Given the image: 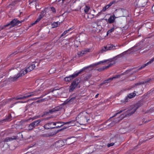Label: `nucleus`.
Listing matches in <instances>:
<instances>
[{
  "instance_id": "nucleus-1",
  "label": "nucleus",
  "mask_w": 154,
  "mask_h": 154,
  "mask_svg": "<svg viewBox=\"0 0 154 154\" xmlns=\"http://www.w3.org/2000/svg\"><path fill=\"white\" fill-rule=\"evenodd\" d=\"M35 65L38 66V64L35 63L31 64L27 67L25 69L20 71L15 76L13 77H11L10 80L13 81L16 80L18 78L23 76L27 72H30L35 67Z\"/></svg>"
},
{
  "instance_id": "nucleus-2",
  "label": "nucleus",
  "mask_w": 154,
  "mask_h": 154,
  "mask_svg": "<svg viewBox=\"0 0 154 154\" xmlns=\"http://www.w3.org/2000/svg\"><path fill=\"white\" fill-rule=\"evenodd\" d=\"M141 106L140 103H137L134 106H132L131 108L125 111L124 113L121 115V116L118 118L120 119V120L122 119L125 117H128L131 116L134 114L137 109Z\"/></svg>"
},
{
  "instance_id": "nucleus-3",
  "label": "nucleus",
  "mask_w": 154,
  "mask_h": 154,
  "mask_svg": "<svg viewBox=\"0 0 154 154\" xmlns=\"http://www.w3.org/2000/svg\"><path fill=\"white\" fill-rule=\"evenodd\" d=\"M110 62L111 63L109 64V65L106 66H103L102 68H100L97 69V70L100 72H101L104 70L105 69H107L109 67L111 66L113 64H115L116 63L115 61L113 60V59H110L108 60H105L103 61H100L99 62H97V63H95L92 65H91L89 66H88V68L90 67H94L96 66L97 65L100 64L101 63H103L106 62Z\"/></svg>"
},
{
  "instance_id": "nucleus-4",
  "label": "nucleus",
  "mask_w": 154,
  "mask_h": 154,
  "mask_svg": "<svg viewBox=\"0 0 154 154\" xmlns=\"http://www.w3.org/2000/svg\"><path fill=\"white\" fill-rule=\"evenodd\" d=\"M88 114L86 112H80L78 116L76 117V119L79 122L80 125H83V123H85L88 122L89 120L87 118Z\"/></svg>"
},
{
  "instance_id": "nucleus-5",
  "label": "nucleus",
  "mask_w": 154,
  "mask_h": 154,
  "mask_svg": "<svg viewBox=\"0 0 154 154\" xmlns=\"http://www.w3.org/2000/svg\"><path fill=\"white\" fill-rule=\"evenodd\" d=\"M40 93V90H38L26 94H25V95L23 97L17 96L15 97V98L16 100H25L26 98H28L30 97L37 95Z\"/></svg>"
},
{
  "instance_id": "nucleus-6",
  "label": "nucleus",
  "mask_w": 154,
  "mask_h": 154,
  "mask_svg": "<svg viewBox=\"0 0 154 154\" xmlns=\"http://www.w3.org/2000/svg\"><path fill=\"white\" fill-rule=\"evenodd\" d=\"M24 20H23L21 21H19L17 19H14L12 20L11 21L10 23L5 25L2 28V29L5 27L8 26H9V28H11L21 23Z\"/></svg>"
},
{
  "instance_id": "nucleus-7",
  "label": "nucleus",
  "mask_w": 154,
  "mask_h": 154,
  "mask_svg": "<svg viewBox=\"0 0 154 154\" xmlns=\"http://www.w3.org/2000/svg\"><path fill=\"white\" fill-rule=\"evenodd\" d=\"M80 82V80L78 78H77L74 80L71 83L69 87V91L70 92H72L76 88H79L80 85L79 84Z\"/></svg>"
},
{
  "instance_id": "nucleus-8",
  "label": "nucleus",
  "mask_w": 154,
  "mask_h": 154,
  "mask_svg": "<svg viewBox=\"0 0 154 154\" xmlns=\"http://www.w3.org/2000/svg\"><path fill=\"white\" fill-rule=\"evenodd\" d=\"M41 121V120L38 119L30 123L29 125V131L32 130L35 127L38 126Z\"/></svg>"
},
{
  "instance_id": "nucleus-9",
  "label": "nucleus",
  "mask_w": 154,
  "mask_h": 154,
  "mask_svg": "<svg viewBox=\"0 0 154 154\" xmlns=\"http://www.w3.org/2000/svg\"><path fill=\"white\" fill-rule=\"evenodd\" d=\"M51 125L52 123L51 122H49L45 125L44 127L45 129H49L60 128L63 126V125H57L56 126L53 127L51 126Z\"/></svg>"
},
{
  "instance_id": "nucleus-10",
  "label": "nucleus",
  "mask_w": 154,
  "mask_h": 154,
  "mask_svg": "<svg viewBox=\"0 0 154 154\" xmlns=\"http://www.w3.org/2000/svg\"><path fill=\"white\" fill-rule=\"evenodd\" d=\"M75 97H72L70 99L68 98L63 103V104H68L70 105L73 104L75 102Z\"/></svg>"
},
{
  "instance_id": "nucleus-11",
  "label": "nucleus",
  "mask_w": 154,
  "mask_h": 154,
  "mask_svg": "<svg viewBox=\"0 0 154 154\" xmlns=\"http://www.w3.org/2000/svg\"><path fill=\"white\" fill-rule=\"evenodd\" d=\"M88 68V67H85L82 69H81L79 71V72H77V71L74 73L73 74L71 75L72 77V79H73L74 78L77 77L78 75L81 73L83 71L85 70V69Z\"/></svg>"
},
{
  "instance_id": "nucleus-12",
  "label": "nucleus",
  "mask_w": 154,
  "mask_h": 154,
  "mask_svg": "<svg viewBox=\"0 0 154 154\" xmlns=\"http://www.w3.org/2000/svg\"><path fill=\"white\" fill-rule=\"evenodd\" d=\"M45 13V12L44 11H42L41 12L40 15L38 16V18H37L33 23H32L31 25L33 26L38 22L44 16Z\"/></svg>"
},
{
  "instance_id": "nucleus-13",
  "label": "nucleus",
  "mask_w": 154,
  "mask_h": 154,
  "mask_svg": "<svg viewBox=\"0 0 154 154\" xmlns=\"http://www.w3.org/2000/svg\"><path fill=\"white\" fill-rule=\"evenodd\" d=\"M119 75H115L112 77L110 78L109 79H108L107 80H106L103 81V82L100 84V85L101 86L106 83H109L112 80L114 79L117 78L119 77Z\"/></svg>"
},
{
  "instance_id": "nucleus-14",
  "label": "nucleus",
  "mask_w": 154,
  "mask_h": 154,
  "mask_svg": "<svg viewBox=\"0 0 154 154\" xmlns=\"http://www.w3.org/2000/svg\"><path fill=\"white\" fill-rule=\"evenodd\" d=\"M134 92H135V91H134V92L129 94L127 97H126L125 100L124 102H127L128 101V98L131 99L134 97L136 95Z\"/></svg>"
},
{
  "instance_id": "nucleus-15",
  "label": "nucleus",
  "mask_w": 154,
  "mask_h": 154,
  "mask_svg": "<svg viewBox=\"0 0 154 154\" xmlns=\"http://www.w3.org/2000/svg\"><path fill=\"white\" fill-rule=\"evenodd\" d=\"M17 139V137L15 136H13L12 137H8L4 139V142H8L12 141L14 140H15Z\"/></svg>"
},
{
  "instance_id": "nucleus-16",
  "label": "nucleus",
  "mask_w": 154,
  "mask_h": 154,
  "mask_svg": "<svg viewBox=\"0 0 154 154\" xmlns=\"http://www.w3.org/2000/svg\"><path fill=\"white\" fill-rule=\"evenodd\" d=\"M115 17V16L114 15H113L111 16L108 20V21L107 22L109 23H113L114 22L115 19L116 18V17Z\"/></svg>"
},
{
  "instance_id": "nucleus-17",
  "label": "nucleus",
  "mask_w": 154,
  "mask_h": 154,
  "mask_svg": "<svg viewBox=\"0 0 154 154\" xmlns=\"http://www.w3.org/2000/svg\"><path fill=\"white\" fill-rule=\"evenodd\" d=\"M64 142L62 140H59L55 143L56 145L58 147H61L64 145Z\"/></svg>"
},
{
  "instance_id": "nucleus-18",
  "label": "nucleus",
  "mask_w": 154,
  "mask_h": 154,
  "mask_svg": "<svg viewBox=\"0 0 154 154\" xmlns=\"http://www.w3.org/2000/svg\"><path fill=\"white\" fill-rule=\"evenodd\" d=\"M86 16L85 15V18L87 19H91L95 17V15L94 14H92L91 13H88Z\"/></svg>"
},
{
  "instance_id": "nucleus-19",
  "label": "nucleus",
  "mask_w": 154,
  "mask_h": 154,
  "mask_svg": "<svg viewBox=\"0 0 154 154\" xmlns=\"http://www.w3.org/2000/svg\"><path fill=\"white\" fill-rule=\"evenodd\" d=\"M106 47L107 51L116 49L115 47L112 44L108 45Z\"/></svg>"
},
{
  "instance_id": "nucleus-20",
  "label": "nucleus",
  "mask_w": 154,
  "mask_h": 154,
  "mask_svg": "<svg viewBox=\"0 0 154 154\" xmlns=\"http://www.w3.org/2000/svg\"><path fill=\"white\" fill-rule=\"evenodd\" d=\"M75 121V120H72L69 121L68 122H63V124H62L63 125V126L64 125L66 124H70V126H74L75 125V124L74 123V122Z\"/></svg>"
},
{
  "instance_id": "nucleus-21",
  "label": "nucleus",
  "mask_w": 154,
  "mask_h": 154,
  "mask_svg": "<svg viewBox=\"0 0 154 154\" xmlns=\"http://www.w3.org/2000/svg\"><path fill=\"white\" fill-rule=\"evenodd\" d=\"M88 52H89L88 49L82 51L78 53V55L80 56H82L83 54H86Z\"/></svg>"
},
{
  "instance_id": "nucleus-22",
  "label": "nucleus",
  "mask_w": 154,
  "mask_h": 154,
  "mask_svg": "<svg viewBox=\"0 0 154 154\" xmlns=\"http://www.w3.org/2000/svg\"><path fill=\"white\" fill-rule=\"evenodd\" d=\"M58 110L56 108H54L51 110H49L48 111H47L46 112V114H52L53 112L57 111Z\"/></svg>"
},
{
  "instance_id": "nucleus-23",
  "label": "nucleus",
  "mask_w": 154,
  "mask_h": 154,
  "mask_svg": "<svg viewBox=\"0 0 154 154\" xmlns=\"http://www.w3.org/2000/svg\"><path fill=\"white\" fill-rule=\"evenodd\" d=\"M153 61H154V58L152 59H151L150 61L147 62V63H146L145 64L142 65L141 67H140L139 69H141L144 67H145L148 64L151 63Z\"/></svg>"
},
{
  "instance_id": "nucleus-24",
  "label": "nucleus",
  "mask_w": 154,
  "mask_h": 154,
  "mask_svg": "<svg viewBox=\"0 0 154 154\" xmlns=\"http://www.w3.org/2000/svg\"><path fill=\"white\" fill-rule=\"evenodd\" d=\"M60 22L58 21L57 22H56L53 23L52 24V27L53 28H54L57 27L58 26H59L60 25Z\"/></svg>"
},
{
  "instance_id": "nucleus-25",
  "label": "nucleus",
  "mask_w": 154,
  "mask_h": 154,
  "mask_svg": "<svg viewBox=\"0 0 154 154\" xmlns=\"http://www.w3.org/2000/svg\"><path fill=\"white\" fill-rule=\"evenodd\" d=\"M92 26L94 28H96L97 29H98V28L100 26L97 24L96 22H93L91 23Z\"/></svg>"
},
{
  "instance_id": "nucleus-26",
  "label": "nucleus",
  "mask_w": 154,
  "mask_h": 154,
  "mask_svg": "<svg viewBox=\"0 0 154 154\" xmlns=\"http://www.w3.org/2000/svg\"><path fill=\"white\" fill-rule=\"evenodd\" d=\"M117 28L114 25H113V27L111 28L110 29H109L108 31L107 32V34L108 35L111 32H112L114 31L115 29H116Z\"/></svg>"
},
{
  "instance_id": "nucleus-27",
  "label": "nucleus",
  "mask_w": 154,
  "mask_h": 154,
  "mask_svg": "<svg viewBox=\"0 0 154 154\" xmlns=\"http://www.w3.org/2000/svg\"><path fill=\"white\" fill-rule=\"evenodd\" d=\"M90 9V7L89 6H85L84 8V11L86 14H87Z\"/></svg>"
},
{
  "instance_id": "nucleus-28",
  "label": "nucleus",
  "mask_w": 154,
  "mask_h": 154,
  "mask_svg": "<svg viewBox=\"0 0 154 154\" xmlns=\"http://www.w3.org/2000/svg\"><path fill=\"white\" fill-rule=\"evenodd\" d=\"M11 114H9L8 116L4 119L6 121H10L11 120Z\"/></svg>"
},
{
  "instance_id": "nucleus-29",
  "label": "nucleus",
  "mask_w": 154,
  "mask_h": 154,
  "mask_svg": "<svg viewBox=\"0 0 154 154\" xmlns=\"http://www.w3.org/2000/svg\"><path fill=\"white\" fill-rule=\"evenodd\" d=\"M106 51H107V50L106 48V47L104 46L102 48L99 53H103Z\"/></svg>"
},
{
  "instance_id": "nucleus-30",
  "label": "nucleus",
  "mask_w": 154,
  "mask_h": 154,
  "mask_svg": "<svg viewBox=\"0 0 154 154\" xmlns=\"http://www.w3.org/2000/svg\"><path fill=\"white\" fill-rule=\"evenodd\" d=\"M52 123V125H55L57 126V124H63V122H51Z\"/></svg>"
},
{
  "instance_id": "nucleus-31",
  "label": "nucleus",
  "mask_w": 154,
  "mask_h": 154,
  "mask_svg": "<svg viewBox=\"0 0 154 154\" xmlns=\"http://www.w3.org/2000/svg\"><path fill=\"white\" fill-rule=\"evenodd\" d=\"M69 32V30H66L61 35L60 38H61L63 36L65 35Z\"/></svg>"
},
{
  "instance_id": "nucleus-32",
  "label": "nucleus",
  "mask_w": 154,
  "mask_h": 154,
  "mask_svg": "<svg viewBox=\"0 0 154 154\" xmlns=\"http://www.w3.org/2000/svg\"><path fill=\"white\" fill-rule=\"evenodd\" d=\"M142 84H143V83L142 82L136 83L133 86V88H135L137 86L140 85Z\"/></svg>"
},
{
  "instance_id": "nucleus-33",
  "label": "nucleus",
  "mask_w": 154,
  "mask_h": 154,
  "mask_svg": "<svg viewBox=\"0 0 154 154\" xmlns=\"http://www.w3.org/2000/svg\"><path fill=\"white\" fill-rule=\"evenodd\" d=\"M116 3V1H113L110 2V3L107 5L109 8L110 6H112L113 4L114 3Z\"/></svg>"
},
{
  "instance_id": "nucleus-34",
  "label": "nucleus",
  "mask_w": 154,
  "mask_h": 154,
  "mask_svg": "<svg viewBox=\"0 0 154 154\" xmlns=\"http://www.w3.org/2000/svg\"><path fill=\"white\" fill-rule=\"evenodd\" d=\"M109 8V7L107 5H106V6H105L103 8L102 10L101 11V12H105L106 11V9H108Z\"/></svg>"
},
{
  "instance_id": "nucleus-35",
  "label": "nucleus",
  "mask_w": 154,
  "mask_h": 154,
  "mask_svg": "<svg viewBox=\"0 0 154 154\" xmlns=\"http://www.w3.org/2000/svg\"><path fill=\"white\" fill-rule=\"evenodd\" d=\"M127 51H125L124 52L120 54H119V55H117L116 57L118 58H119L121 57L124 54V53H126V52H127Z\"/></svg>"
},
{
  "instance_id": "nucleus-36",
  "label": "nucleus",
  "mask_w": 154,
  "mask_h": 154,
  "mask_svg": "<svg viewBox=\"0 0 154 154\" xmlns=\"http://www.w3.org/2000/svg\"><path fill=\"white\" fill-rule=\"evenodd\" d=\"M125 110V109L122 110H120L119 112H118L117 113H116L115 114L114 116H112V117H113L116 116L117 114H119V113H120L123 112H124ZM111 118H112V117Z\"/></svg>"
},
{
  "instance_id": "nucleus-37",
  "label": "nucleus",
  "mask_w": 154,
  "mask_h": 154,
  "mask_svg": "<svg viewBox=\"0 0 154 154\" xmlns=\"http://www.w3.org/2000/svg\"><path fill=\"white\" fill-rule=\"evenodd\" d=\"M19 52V51H15L14 52H13L12 54H11L10 55V56L12 57V56H14V55H15V54H17Z\"/></svg>"
},
{
  "instance_id": "nucleus-38",
  "label": "nucleus",
  "mask_w": 154,
  "mask_h": 154,
  "mask_svg": "<svg viewBox=\"0 0 154 154\" xmlns=\"http://www.w3.org/2000/svg\"><path fill=\"white\" fill-rule=\"evenodd\" d=\"M115 143V142H112V143H108L107 145V146L108 147H110V146H113L114 145V144Z\"/></svg>"
},
{
  "instance_id": "nucleus-39",
  "label": "nucleus",
  "mask_w": 154,
  "mask_h": 154,
  "mask_svg": "<svg viewBox=\"0 0 154 154\" xmlns=\"http://www.w3.org/2000/svg\"><path fill=\"white\" fill-rule=\"evenodd\" d=\"M64 80L66 82H69L70 81V79L69 78V77L68 76L64 78Z\"/></svg>"
},
{
  "instance_id": "nucleus-40",
  "label": "nucleus",
  "mask_w": 154,
  "mask_h": 154,
  "mask_svg": "<svg viewBox=\"0 0 154 154\" xmlns=\"http://www.w3.org/2000/svg\"><path fill=\"white\" fill-rule=\"evenodd\" d=\"M51 10L52 11L53 13H55L56 12V10L55 8L53 7H51L50 8Z\"/></svg>"
},
{
  "instance_id": "nucleus-41",
  "label": "nucleus",
  "mask_w": 154,
  "mask_h": 154,
  "mask_svg": "<svg viewBox=\"0 0 154 154\" xmlns=\"http://www.w3.org/2000/svg\"><path fill=\"white\" fill-rule=\"evenodd\" d=\"M150 79L149 80L148 79L145 80L144 81L142 82L143 83V84L145 83L148 82Z\"/></svg>"
},
{
  "instance_id": "nucleus-42",
  "label": "nucleus",
  "mask_w": 154,
  "mask_h": 154,
  "mask_svg": "<svg viewBox=\"0 0 154 154\" xmlns=\"http://www.w3.org/2000/svg\"><path fill=\"white\" fill-rule=\"evenodd\" d=\"M137 47V45H135L134 47L131 48V49H129V50H134V48H135V47Z\"/></svg>"
},
{
  "instance_id": "nucleus-43",
  "label": "nucleus",
  "mask_w": 154,
  "mask_h": 154,
  "mask_svg": "<svg viewBox=\"0 0 154 154\" xmlns=\"http://www.w3.org/2000/svg\"><path fill=\"white\" fill-rule=\"evenodd\" d=\"M29 107L30 106L29 105L26 106L25 107L26 110H27V109L29 108Z\"/></svg>"
},
{
  "instance_id": "nucleus-44",
  "label": "nucleus",
  "mask_w": 154,
  "mask_h": 154,
  "mask_svg": "<svg viewBox=\"0 0 154 154\" xmlns=\"http://www.w3.org/2000/svg\"><path fill=\"white\" fill-rule=\"evenodd\" d=\"M69 78L70 79V81L73 79H72V77L71 75H69Z\"/></svg>"
},
{
  "instance_id": "nucleus-45",
  "label": "nucleus",
  "mask_w": 154,
  "mask_h": 154,
  "mask_svg": "<svg viewBox=\"0 0 154 154\" xmlns=\"http://www.w3.org/2000/svg\"><path fill=\"white\" fill-rule=\"evenodd\" d=\"M91 77V75H89L86 76V77L85 78H85H86L87 79L88 78L89 79Z\"/></svg>"
},
{
  "instance_id": "nucleus-46",
  "label": "nucleus",
  "mask_w": 154,
  "mask_h": 154,
  "mask_svg": "<svg viewBox=\"0 0 154 154\" xmlns=\"http://www.w3.org/2000/svg\"><path fill=\"white\" fill-rule=\"evenodd\" d=\"M140 48H139V47H138L136 49V50L135 51H137V50H140Z\"/></svg>"
},
{
  "instance_id": "nucleus-47",
  "label": "nucleus",
  "mask_w": 154,
  "mask_h": 154,
  "mask_svg": "<svg viewBox=\"0 0 154 154\" xmlns=\"http://www.w3.org/2000/svg\"><path fill=\"white\" fill-rule=\"evenodd\" d=\"M100 13H99L96 16H95V17H97L98 16L100 15Z\"/></svg>"
},
{
  "instance_id": "nucleus-48",
  "label": "nucleus",
  "mask_w": 154,
  "mask_h": 154,
  "mask_svg": "<svg viewBox=\"0 0 154 154\" xmlns=\"http://www.w3.org/2000/svg\"><path fill=\"white\" fill-rule=\"evenodd\" d=\"M98 95H99L98 94H97L96 95V96H95V98H97L98 97Z\"/></svg>"
},
{
  "instance_id": "nucleus-49",
  "label": "nucleus",
  "mask_w": 154,
  "mask_h": 154,
  "mask_svg": "<svg viewBox=\"0 0 154 154\" xmlns=\"http://www.w3.org/2000/svg\"><path fill=\"white\" fill-rule=\"evenodd\" d=\"M152 10L154 12V5H153V6L152 7Z\"/></svg>"
},
{
  "instance_id": "nucleus-50",
  "label": "nucleus",
  "mask_w": 154,
  "mask_h": 154,
  "mask_svg": "<svg viewBox=\"0 0 154 154\" xmlns=\"http://www.w3.org/2000/svg\"><path fill=\"white\" fill-rule=\"evenodd\" d=\"M73 29V28L72 27V28H71L69 29L68 30H69V31H70L72 30Z\"/></svg>"
},
{
  "instance_id": "nucleus-51",
  "label": "nucleus",
  "mask_w": 154,
  "mask_h": 154,
  "mask_svg": "<svg viewBox=\"0 0 154 154\" xmlns=\"http://www.w3.org/2000/svg\"><path fill=\"white\" fill-rule=\"evenodd\" d=\"M17 103H23L24 102L23 101H19L17 102Z\"/></svg>"
},
{
  "instance_id": "nucleus-52",
  "label": "nucleus",
  "mask_w": 154,
  "mask_h": 154,
  "mask_svg": "<svg viewBox=\"0 0 154 154\" xmlns=\"http://www.w3.org/2000/svg\"><path fill=\"white\" fill-rule=\"evenodd\" d=\"M60 124H57V125H60Z\"/></svg>"
},
{
  "instance_id": "nucleus-53",
  "label": "nucleus",
  "mask_w": 154,
  "mask_h": 154,
  "mask_svg": "<svg viewBox=\"0 0 154 154\" xmlns=\"http://www.w3.org/2000/svg\"><path fill=\"white\" fill-rule=\"evenodd\" d=\"M93 11L94 12H95V11L94 9H93Z\"/></svg>"
},
{
  "instance_id": "nucleus-54",
  "label": "nucleus",
  "mask_w": 154,
  "mask_h": 154,
  "mask_svg": "<svg viewBox=\"0 0 154 154\" xmlns=\"http://www.w3.org/2000/svg\"><path fill=\"white\" fill-rule=\"evenodd\" d=\"M106 21L107 22L108 21V20L107 19H106Z\"/></svg>"
},
{
  "instance_id": "nucleus-55",
  "label": "nucleus",
  "mask_w": 154,
  "mask_h": 154,
  "mask_svg": "<svg viewBox=\"0 0 154 154\" xmlns=\"http://www.w3.org/2000/svg\"><path fill=\"white\" fill-rule=\"evenodd\" d=\"M43 97V96H41V97Z\"/></svg>"
},
{
  "instance_id": "nucleus-56",
  "label": "nucleus",
  "mask_w": 154,
  "mask_h": 154,
  "mask_svg": "<svg viewBox=\"0 0 154 154\" xmlns=\"http://www.w3.org/2000/svg\"><path fill=\"white\" fill-rule=\"evenodd\" d=\"M2 78V77H1V78Z\"/></svg>"
}]
</instances>
